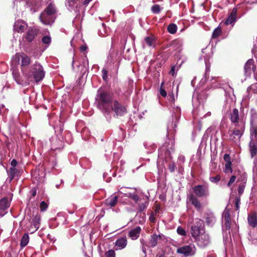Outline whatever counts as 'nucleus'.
<instances>
[{
	"mask_svg": "<svg viewBox=\"0 0 257 257\" xmlns=\"http://www.w3.org/2000/svg\"><path fill=\"white\" fill-rule=\"evenodd\" d=\"M164 84V82H162L160 88V95L163 97H166L167 95V92L165 91V90L163 88V86Z\"/></svg>",
	"mask_w": 257,
	"mask_h": 257,
	"instance_id": "obj_46",
	"label": "nucleus"
},
{
	"mask_svg": "<svg viewBox=\"0 0 257 257\" xmlns=\"http://www.w3.org/2000/svg\"><path fill=\"white\" fill-rule=\"evenodd\" d=\"M176 168V166L174 163H170L168 165V169L171 172H174Z\"/></svg>",
	"mask_w": 257,
	"mask_h": 257,
	"instance_id": "obj_48",
	"label": "nucleus"
},
{
	"mask_svg": "<svg viewBox=\"0 0 257 257\" xmlns=\"http://www.w3.org/2000/svg\"><path fill=\"white\" fill-rule=\"evenodd\" d=\"M224 172L225 173H231L232 172V169L231 168V162H228L225 163Z\"/></svg>",
	"mask_w": 257,
	"mask_h": 257,
	"instance_id": "obj_35",
	"label": "nucleus"
},
{
	"mask_svg": "<svg viewBox=\"0 0 257 257\" xmlns=\"http://www.w3.org/2000/svg\"><path fill=\"white\" fill-rule=\"evenodd\" d=\"M41 22L45 25H51L55 22V16L47 15L45 12L43 11L39 16Z\"/></svg>",
	"mask_w": 257,
	"mask_h": 257,
	"instance_id": "obj_10",
	"label": "nucleus"
},
{
	"mask_svg": "<svg viewBox=\"0 0 257 257\" xmlns=\"http://www.w3.org/2000/svg\"><path fill=\"white\" fill-rule=\"evenodd\" d=\"M209 180L212 183H218L221 180V176L220 175H217L214 177H210Z\"/></svg>",
	"mask_w": 257,
	"mask_h": 257,
	"instance_id": "obj_38",
	"label": "nucleus"
},
{
	"mask_svg": "<svg viewBox=\"0 0 257 257\" xmlns=\"http://www.w3.org/2000/svg\"><path fill=\"white\" fill-rule=\"evenodd\" d=\"M105 257H116V253L113 249H109L105 252Z\"/></svg>",
	"mask_w": 257,
	"mask_h": 257,
	"instance_id": "obj_40",
	"label": "nucleus"
},
{
	"mask_svg": "<svg viewBox=\"0 0 257 257\" xmlns=\"http://www.w3.org/2000/svg\"><path fill=\"white\" fill-rule=\"evenodd\" d=\"M192 251V247L190 245H184L177 249V253L183 254L185 256H191L193 254Z\"/></svg>",
	"mask_w": 257,
	"mask_h": 257,
	"instance_id": "obj_14",
	"label": "nucleus"
},
{
	"mask_svg": "<svg viewBox=\"0 0 257 257\" xmlns=\"http://www.w3.org/2000/svg\"><path fill=\"white\" fill-rule=\"evenodd\" d=\"M126 240L125 238L121 237L119 238L118 239H117L115 241V245L117 246H118L119 247L121 248H124L126 244Z\"/></svg>",
	"mask_w": 257,
	"mask_h": 257,
	"instance_id": "obj_26",
	"label": "nucleus"
},
{
	"mask_svg": "<svg viewBox=\"0 0 257 257\" xmlns=\"http://www.w3.org/2000/svg\"><path fill=\"white\" fill-rule=\"evenodd\" d=\"M195 241L197 242V244L200 246V247L204 248L210 242V237L208 234L205 233L204 230V232L200 234Z\"/></svg>",
	"mask_w": 257,
	"mask_h": 257,
	"instance_id": "obj_8",
	"label": "nucleus"
},
{
	"mask_svg": "<svg viewBox=\"0 0 257 257\" xmlns=\"http://www.w3.org/2000/svg\"><path fill=\"white\" fill-rule=\"evenodd\" d=\"M237 177H238L237 175H232L227 183V186L230 187L231 185L232 184V183L235 181V179Z\"/></svg>",
	"mask_w": 257,
	"mask_h": 257,
	"instance_id": "obj_44",
	"label": "nucleus"
},
{
	"mask_svg": "<svg viewBox=\"0 0 257 257\" xmlns=\"http://www.w3.org/2000/svg\"><path fill=\"white\" fill-rule=\"evenodd\" d=\"M223 158L226 163H227L228 162H231L230 157L229 155H228V154H224Z\"/></svg>",
	"mask_w": 257,
	"mask_h": 257,
	"instance_id": "obj_53",
	"label": "nucleus"
},
{
	"mask_svg": "<svg viewBox=\"0 0 257 257\" xmlns=\"http://www.w3.org/2000/svg\"><path fill=\"white\" fill-rule=\"evenodd\" d=\"M42 42L46 45H49L51 42V38L50 36H44L42 39Z\"/></svg>",
	"mask_w": 257,
	"mask_h": 257,
	"instance_id": "obj_41",
	"label": "nucleus"
},
{
	"mask_svg": "<svg viewBox=\"0 0 257 257\" xmlns=\"http://www.w3.org/2000/svg\"><path fill=\"white\" fill-rule=\"evenodd\" d=\"M141 230L142 229L140 226H136L135 228L129 231L128 236L133 240H136L140 236Z\"/></svg>",
	"mask_w": 257,
	"mask_h": 257,
	"instance_id": "obj_18",
	"label": "nucleus"
},
{
	"mask_svg": "<svg viewBox=\"0 0 257 257\" xmlns=\"http://www.w3.org/2000/svg\"><path fill=\"white\" fill-rule=\"evenodd\" d=\"M44 12H45L47 15L55 16L57 12V10L54 4L51 3L48 4V6L45 9Z\"/></svg>",
	"mask_w": 257,
	"mask_h": 257,
	"instance_id": "obj_22",
	"label": "nucleus"
},
{
	"mask_svg": "<svg viewBox=\"0 0 257 257\" xmlns=\"http://www.w3.org/2000/svg\"><path fill=\"white\" fill-rule=\"evenodd\" d=\"M152 11L154 14H159L160 12V6L159 5H155L152 7Z\"/></svg>",
	"mask_w": 257,
	"mask_h": 257,
	"instance_id": "obj_47",
	"label": "nucleus"
},
{
	"mask_svg": "<svg viewBox=\"0 0 257 257\" xmlns=\"http://www.w3.org/2000/svg\"><path fill=\"white\" fill-rule=\"evenodd\" d=\"M140 242L142 245V250L144 252L146 253V247L147 244H146V241L143 239H141Z\"/></svg>",
	"mask_w": 257,
	"mask_h": 257,
	"instance_id": "obj_49",
	"label": "nucleus"
},
{
	"mask_svg": "<svg viewBox=\"0 0 257 257\" xmlns=\"http://www.w3.org/2000/svg\"><path fill=\"white\" fill-rule=\"evenodd\" d=\"M97 107L105 115H110V109L113 103V96L107 91H98L96 96Z\"/></svg>",
	"mask_w": 257,
	"mask_h": 257,
	"instance_id": "obj_1",
	"label": "nucleus"
},
{
	"mask_svg": "<svg viewBox=\"0 0 257 257\" xmlns=\"http://www.w3.org/2000/svg\"><path fill=\"white\" fill-rule=\"evenodd\" d=\"M77 2V0H67L68 6L70 7H73Z\"/></svg>",
	"mask_w": 257,
	"mask_h": 257,
	"instance_id": "obj_50",
	"label": "nucleus"
},
{
	"mask_svg": "<svg viewBox=\"0 0 257 257\" xmlns=\"http://www.w3.org/2000/svg\"><path fill=\"white\" fill-rule=\"evenodd\" d=\"M29 241V236L28 233H25L23 236L22 239L20 242V245L22 247H24V246L28 245V243Z\"/></svg>",
	"mask_w": 257,
	"mask_h": 257,
	"instance_id": "obj_27",
	"label": "nucleus"
},
{
	"mask_svg": "<svg viewBox=\"0 0 257 257\" xmlns=\"http://www.w3.org/2000/svg\"><path fill=\"white\" fill-rule=\"evenodd\" d=\"M18 172L17 169L14 167H11L9 170L8 171V173L10 178V180H12L14 179L15 175H16Z\"/></svg>",
	"mask_w": 257,
	"mask_h": 257,
	"instance_id": "obj_30",
	"label": "nucleus"
},
{
	"mask_svg": "<svg viewBox=\"0 0 257 257\" xmlns=\"http://www.w3.org/2000/svg\"><path fill=\"white\" fill-rule=\"evenodd\" d=\"M195 194H191L188 197V199L191 204L194 206L196 209H200L201 208V203Z\"/></svg>",
	"mask_w": 257,
	"mask_h": 257,
	"instance_id": "obj_16",
	"label": "nucleus"
},
{
	"mask_svg": "<svg viewBox=\"0 0 257 257\" xmlns=\"http://www.w3.org/2000/svg\"><path fill=\"white\" fill-rule=\"evenodd\" d=\"M102 78L103 80L107 81L108 80V71L105 68H103L102 69Z\"/></svg>",
	"mask_w": 257,
	"mask_h": 257,
	"instance_id": "obj_42",
	"label": "nucleus"
},
{
	"mask_svg": "<svg viewBox=\"0 0 257 257\" xmlns=\"http://www.w3.org/2000/svg\"><path fill=\"white\" fill-rule=\"evenodd\" d=\"M244 69L245 74L247 76H250L252 72L254 73L255 72L256 66L254 60L253 59L248 60L244 65Z\"/></svg>",
	"mask_w": 257,
	"mask_h": 257,
	"instance_id": "obj_12",
	"label": "nucleus"
},
{
	"mask_svg": "<svg viewBox=\"0 0 257 257\" xmlns=\"http://www.w3.org/2000/svg\"><path fill=\"white\" fill-rule=\"evenodd\" d=\"M128 197L133 199L134 201H135L136 203H138L140 201L141 198L138 195L136 194H133V193H129Z\"/></svg>",
	"mask_w": 257,
	"mask_h": 257,
	"instance_id": "obj_33",
	"label": "nucleus"
},
{
	"mask_svg": "<svg viewBox=\"0 0 257 257\" xmlns=\"http://www.w3.org/2000/svg\"><path fill=\"white\" fill-rule=\"evenodd\" d=\"M10 205V202L7 198H4L0 200V210H6Z\"/></svg>",
	"mask_w": 257,
	"mask_h": 257,
	"instance_id": "obj_25",
	"label": "nucleus"
},
{
	"mask_svg": "<svg viewBox=\"0 0 257 257\" xmlns=\"http://www.w3.org/2000/svg\"><path fill=\"white\" fill-rule=\"evenodd\" d=\"M206 221L207 224H209L211 223V220H210V218L207 217L206 219Z\"/></svg>",
	"mask_w": 257,
	"mask_h": 257,
	"instance_id": "obj_59",
	"label": "nucleus"
},
{
	"mask_svg": "<svg viewBox=\"0 0 257 257\" xmlns=\"http://www.w3.org/2000/svg\"><path fill=\"white\" fill-rule=\"evenodd\" d=\"M192 189L198 197L206 198L209 194V187L207 185H198L194 186Z\"/></svg>",
	"mask_w": 257,
	"mask_h": 257,
	"instance_id": "obj_7",
	"label": "nucleus"
},
{
	"mask_svg": "<svg viewBox=\"0 0 257 257\" xmlns=\"http://www.w3.org/2000/svg\"><path fill=\"white\" fill-rule=\"evenodd\" d=\"M223 217L224 218V222L231 221L230 214L229 210H225L223 213Z\"/></svg>",
	"mask_w": 257,
	"mask_h": 257,
	"instance_id": "obj_34",
	"label": "nucleus"
},
{
	"mask_svg": "<svg viewBox=\"0 0 257 257\" xmlns=\"http://www.w3.org/2000/svg\"><path fill=\"white\" fill-rule=\"evenodd\" d=\"M175 66H172L171 69L170 70L169 74L172 75V76H175L176 73L175 72Z\"/></svg>",
	"mask_w": 257,
	"mask_h": 257,
	"instance_id": "obj_51",
	"label": "nucleus"
},
{
	"mask_svg": "<svg viewBox=\"0 0 257 257\" xmlns=\"http://www.w3.org/2000/svg\"><path fill=\"white\" fill-rule=\"evenodd\" d=\"M17 164H18V162H17V160H16V159H13L11 163V165L12 166V167L15 168V167L16 166V165Z\"/></svg>",
	"mask_w": 257,
	"mask_h": 257,
	"instance_id": "obj_54",
	"label": "nucleus"
},
{
	"mask_svg": "<svg viewBox=\"0 0 257 257\" xmlns=\"http://www.w3.org/2000/svg\"><path fill=\"white\" fill-rule=\"evenodd\" d=\"M222 34L221 27L220 26H218L216 29H215L213 32L212 34L211 38L212 39L217 38L219 36L221 35Z\"/></svg>",
	"mask_w": 257,
	"mask_h": 257,
	"instance_id": "obj_28",
	"label": "nucleus"
},
{
	"mask_svg": "<svg viewBox=\"0 0 257 257\" xmlns=\"http://www.w3.org/2000/svg\"><path fill=\"white\" fill-rule=\"evenodd\" d=\"M237 13V9L236 8L232 9L230 15L228 16L227 19L224 22V24L226 25H231L232 23L236 21V15Z\"/></svg>",
	"mask_w": 257,
	"mask_h": 257,
	"instance_id": "obj_17",
	"label": "nucleus"
},
{
	"mask_svg": "<svg viewBox=\"0 0 257 257\" xmlns=\"http://www.w3.org/2000/svg\"><path fill=\"white\" fill-rule=\"evenodd\" d=\"M92 0H85L83 2V5L84 6H87V5L89 3L91 2Z\"/></svg>",
	"mask_w": 257,
	"mask_h": 257,
	"instance_id": "obj_58",
	"label": "nucleus"
},
{
	"mask_svg": "<svg viewBox=\"0 0 257 257\" xmlns=\"http://www.w3.org/2000/svg\"><path fill=\"white\" fill-rule=\"evenodd\" d=\"M204 230V222L200 218H196L191 226V234L195 240Z\"/></svg>",
	"mask_w": 257,
	"mask_h": 257,
	"instance_id": "obj_3",
	"label": "nucleus"
},
{
	"mask_svg": "<svg viewBox=\"0 0 257 257\" xmlns=\"http://www.w3.org/2000/svg\"><path fill=\"white\" fill-rule=\"evenodd\" d=\"M26 77L28 80L32 81L34 79L37 82L42 80L45 77V71L43 66L36 62L35 64L30 66Z\"/></svg>",
	"mask_w": 257,
	"mask_h": 257,
	"instance_id": "obj_2",
	"label": "nucleus"
},
{
	"mask_svg": "<svg viewBox=\"0 0 257 257\" xmlns=\"http://www.w3.org/2000/svg\"><path fill=\"white\" fill-rule=\"evenodd\" d=\"M167 30L169 33L174 34L177 31V26L174 23H171L167 27Z\"/></svg>",
	"mask_w": 257,
	"mask_h": 257,
	"instance_id": "obj_29",
	"label": "nucleus"
},
{
	"mask_svg": "<svg viewBox=\"0 0 257 257\" xmlns=\"http://www.w3.org/2000/svg\"><path fill=\"white\" fill-rule=\"evenodd\" d=\"M235 128L233 131H229V140L235 142L236 141L240 139L245 131V124L240 125L238 123L235 124Z\"/></svg>",
	"mask_w": 257,
	"mask_h": 257,
	"instance_id": "obj_5",
	"label": "nucleus"
},
{
	"mask_svg": "<svg viewBox=\"0 0 257 257\" xmlns=\"http://www.w3.org/2000/svg\"><path fill=\"white\" fill-rule=\"evenodd\" d=\"M241 181V183L239 184L238 187V197L241 196L242 194L243 193L244 189L245 188V184L246 182V175L244 173L241 175L240 177L238 178L237 182Z\"/></svg>",
	"mask_w": 257,
	"mask_h": 257,
	"instance_id": "obj_13",
	"label": "nucleus"
},
{
	"mask_svg": "<svg viewBox=\"0 0 257 257\" xmlns=\"http://www.w3.org/2000/svg\"><path fill=\"white\" fill-rule=\"evenodd\" d=\"M250 152L252 158V157L256 156L257 154V147L255 146V145H253L252 146H250Z\"/></svg>",
	"mask_w": 257,
	"mask_h": 257,
	"instance_id": "obj_37",
	"label": "nucleus"
},
{
	"mask_svg": "<svg viewBox=\"0 0 257 257\" xmlns=\"http://www.w3.org/2000/svg\"><path fill=\"white\" fill-rule=\"evenodd\" d=\"M16 57H18V60H20V57L21 58V70L26 77L30 69H28V66L31 64V58L28 55L22 53V54H17Z\"/></svg>",
	"mask_w": 257,
	"mask_h": 257,
	"instance_id": "obj_6",
	"label": "nucleus"
},
{
	"mask_svg": "<svg viewBox=\"0 0 257 257\" xmlns=\"http://www.w3.org/2000/svg\"><path fill=\"white\" fill-rule=\"evenodd\" d=\"M41 217L39 215H36L33 219V223L34 225L37 229H38L40 225Z\"/></svg>",
	"mask_w": 257,
	"mask_h": 257,
	"instance_id": "obj_31",
	"label": "nucleus"
},
{
	"mask_svg": "<svg viewBox=\"0 0 257 257\" xmlns=\"http://www.w3.org/2000/svg\"><path fill=\"white\" fill-rule=\"evenodd\" d=\"M251 135H254L255 138H257V126H252L250 128Z\"/></svg>",
	"mask_w": 257,
	"mask_h": 257,
	"instance_id": "obj_45",
	"label": "nucleus"
},
{
	"mask_svg": "<svg viewBox=\"0 0 257 257\" xmlns=\"http://www.w3.org/2000/svg\"><path fill=\"white\" fill-rule=\"evenodd\" d=\"M234 204H235V209L237 211L239 209V205L240 202V197H236L234 201H233Z\"/></svg>",
	"mask_w": 257,
	"mask_h": 257,
	"instance_id": "obj_36",
	"label": "nucleus"
},
{
	"mask_svg": "<svg viewBox=\"0 0 257 257\" xmlns=\"http://www.w3.org/2000/svg\"><path fill=\"white\" fill-rule=\"evenodd\" d=\"M28 27L27 23L23 20H18L14 25V30L18 33H23Z\"/></svg>",
	"mask_w": 257,
	"mask_h": 257,
	"instance_id": "obj_11",
	"label": "nucleus"
},
{
	"mask_svg": "<svg viewBox=\"0 0 257 257\" xmlns=\"http://www.w3.org/2000/svg\"><path fill=\"white\" fill-rule=\"evenodd\" d=\"M145 41L147 45L149 46H152L156 42V39L152 37H147L145 38Z\"/></svg>",
	"mask_w": 257,
	"mask_h": 257,
	"instance_id": "obj_32",
	"label": "nucleus"
},
{
	"mask_svg": "<svg viewBox=\"0 0 257 257\" xmlns=\"http://www.w3.org/2000/svg\"><path fill=\"white\" fill-rule=\"evenodd\" d=\"M248 225L252 227H255L257 226V214L255 213H253L251 214L248 215L247 218Z\"/></svg>",
	"mask_w": 257,
	"mask_h": 257,
	"instance_id": "obj_20",
	"label": "nucleus"
},
{
	"mask_svg": "<svg viewBox=\"0 0 257 257\" xmlns=\"http://www.w3.org/2000/svg\"><path fill=\"white\" fill-rule=\"evenodd\" d=\"M177 232L178 234L181 235V236H186V230L181 226H179L177 227Z\"/></svg>",
	"mask_w": 257,
	"mask_h": 257,
	"instance_id": "obj_39",
	"label": "nucleus"
},
{
	"mask_svg": "<svg viewBox=\"0 0 257 257\" xmlns=\"http://www.w3.org/2000/svg\"><path fill=\"white\" fill-rule=\"evenodd\" d=\"M48 205L45 201H42L40 202V208L41 211H44L47 209Z\"/></svg>",
	"mask_w": 257,
	"mask_h": 257,
	"instance_id": "obj_43",
	"label": "nucleus"
},
{
	"mask_svg": "<svg viewBox=\"0 0 257 257\" xmlns=\"http://www.w3.org/2000/svg\"><path fill=\"white\" fill-rule=\"evenodd\" d=\"M162 236L161 234L154 233L150 236V240L147 243V246L150 248L155 247L157 245L158 240L161 239Z\"/></svg>",
	"mask_w": 257,
	"mask_h": 257,
	"instance_id": "obj_15",
	"label": "nucleus"
},
{
	"mask_svg": "<svg viewBox=\"0 0 257 257\" xmlns=\"http://www.w3.org/2000/svg\"><path fill=\"white\" fill-rule=\"evenodd\" d=\"M31 195L32 197H34L37 194V189L36 188H33L31 190Z\"/></svg>",
	"mask_w": 257,
	"mask_h": 257,
	"instance_id": "obj_55",
	"label": "nucleus"
},
{
	"mask_svg": "<svg viewBox=\"0 0 257 257\" xmlns=\"http://www.w3.org/2000/svg\"><path fill=\"white\" fill-rule=\"evenodd\" d=\"M117 202L118 197L114 195L105 199V205L110 207H114L116 206Z\"/></svg>",
	"mask_w": 257,
	"mask_h": 257,
	"instance_id": "obj_23",
	"label": "nucleus"
},
{
	"mask_svg": "<svg viewBox=\"0 0 257 257\" xmlns=\"http://www.w3.org/2000/svg\"><path fill=\"white\" fill-rule=\"evenodd\" d=\"M230 119L231 122L234 123L235 125L236 123H238L239 113L237 108H235L232 109V111L230 113Z\"/></svg>",
	"mask_w": 257,
	"mask_h": 257,
	"instance_id": "obj_21",
	"label": "nucleus"
},
{
	"mask_svg": "<svg viewBox=\"0 0 257 257\" xmlns=\"http://www.w3.org/2000/svg\"><path fill=\"white\" fill-rule=\"evenodd\" d=\"M111 112H114V117H118L124 115L127 112V109L125 106L120 103L119 101L113 100L112 104L110 109V113Z\"/></svg>",
	"mask_w": 257,
	"mask_h": 257,
	"instance_id": "obj_4",
	"label": "nucleus"
},
{
	"mask_svg": "<svg viewBox=\"0 0 257 257\" xmlns=\"http://www.w3.org/2000/svg\"><path fill=\"white\" fill-rule=\"evenodd\" d=\"M182 42L180 39H175L170 43V45L173 47L175 50H179L182 46Z\"/></svg>",
	"mask_w": 257,
	"mask_h": 257,
	"instance_id": "obj_24",
	"label": "nucleus"
},
{
	"mask_svg": "<svg viewBox=\"0 0 257 257\" xmlns=\"http://www.w3.org/2000/svg\"><path fill=\"white\" fill-rule=\"evenodd\" d=\"M156 218L154 216L153 212L152 213L150 217V221L152 222H155L156 221Z\"/></svg>",
	"mask_w": 257,
	"mask_h": 257,
	"instance_id": "obj_57",
	"label": "nucleus"
},
{
	"mask_svg": "<svg viewBox=\"0 0 257 257\" xmlns=\"http://www.w3.org/2000/svg\"><path fill=\"white\" fill-rule=\"evenodd\" d=\"M149 203V202L147 198L145 199H141L140 200V202L138 203V212L140 213L143 212V211L146 210L147 206H148Z\"/></svg>",
	"mask_w": 257,
	"mask_h": 257,
	"instance_id": "obj_19",
	"label": "nucleus"
},
{
	"mask_svg": "<svg viewBox=\"0 0 257 257\" xmlns=\"http://www.w3.org/2000/svg\"><path fill=\"white\" fill-rule=\"evenodd\" d=\"M39 30L35 27H30L26 34L23 35V38L28 42L31 43L34 41L35 38L37 36Z\"/></svg>",
	"mask_w": 257,
	"mask_h": 257,
	"instance_id": "obj_9",
	"label": "nucleus"
},
{
	"mask_svg": "<svg viewBox=\"0 0 257 257\" xmlns=\"http://www.w3.org/2000/svg\"><path fill=\"white\" fill-rule=\"evenodd\" d=\"M87 48L88 47H87V46L86 45H82L80 47V51L81 52H83V51H85V50H86L87 49Z\"/></svg>",
	"mask_w": 257,
	"mask_h": 257,
	"instance_id": "obj_56",
	"label": "nucleus"
},
{
	"mask_svg": "<svg viewBox=\"0 0 257 257\" xmlns=\"http://www.w3.org/2000/svg\"><path fill=\"white\" fill-rule=\"evenodd\" d=\"M224 227L225 229L229 230L231 228V221L224 222Z\"/></svg>",
	"mask_w": 257,
	"mask_h": 257,
	"instance_id": "obj_52",
	"label": "nucleus"
}]
</instances>
